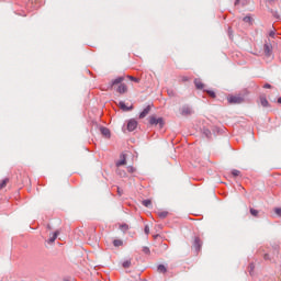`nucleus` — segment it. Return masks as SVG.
<instances>
[{
    "label": "nucleus",
    "instance_id": "obj_1",
    "mask_svg": "<svg viewBox=\"0 0 281 281\" xmlns=\"http://www.w3.org/2000/svg\"><path fill=\"white\" fill-rule=\"evenodd\" d=\"M122 82H124V77H117L114 80L110 81L108 85V91H113V89H115V86L119 85L115 89L116 93H126L128 91V87L126 86V83Z\"/></svg>",
    "mask_w": 281,
    "mask_h": 281
},
{
    "label": "nucleus",
    "instance_id": "obj_2",
    "mask_svg": "<svg viewBox=\"0 0 281 281\" xmlns=\"http://www.w3.org/2000/svg\"><path fill=\"white\" fill-rule=\"evenodd\" d=\"M150 126H159V128H164L166 125V122L164 121V117H158L155 115H151L148 117Z\"/></svg>",
    "mask_w": 281,
    "mask_h": 281
},
{
    "label": "nucleus",
    "instance_id": "obj_3",
    "mask_svg": "<svg viewBox=\"0 0 281 281\" xmlns=\"http://www.w3.org/2000/svg\"><path fill=\"white\" fill-rule=\"evenodd\" d=\"M263 53L268 58H271V56H273V45L269 42H266L263 45Z\"/></svg>",
    "mask_w": 281,
    "mask_h": 281
},
{
    "label": "nucleus",
    "instance_id": "obj_4",
    "mask_svg": "<svg viewBox=\"0 0 281 281\" xmlns=\"http://www.w3.org/2000/svg\"><path fill=\"white\" fill-rule=\"evenodd\" d=\"M227 100H228V104H241V102H244L245 99L238 95H231L227 98Z\"/></svg>",
    "mask_w": 281,
    "mask_h": 281
},
{
    "label": "nucleus",
    "instance_id": "obj_5",
    "mask_svg": "<svg viewBox=\"0 0 281 281\" xmlns=\"http://www.w3.org/2000/svg\"><path fill=\"white\" fill-rule=\"evenodd\" d=\"M203 247V241H201L200 237H194L193 240V248L195 249L196 252L201 251V248Z\"/></svg>",
    "mask_w": 281,
    "mask_h": 281
},
{
    "label": "nucleus",
    "instance_id": "obj_6",
    "mask_svg": "<svg viewBox=\"0 0 281 281\" xmlns=\"http://www.w3.org/2000/svg\"><path fill=\"white\" fill-rule=\"evenodd\" d=\"M135 128H137V121H135V119H131L128 122H127V131L130 133H133V131H135Z\"/></svg>",
    "mask_w": 281,
    "mask_h": 281
},
{
    "label": "nucleus",
    "instance_id": "obj_7",
    "mask_svg": "<svg viewBox=\"0 0 281 281\" xmlns=\"http://www.w3.org/2000/svg\"><path fill=\"white\" fill-rule=\"evenodd\" d=\"M116 168H120L121 166H126V155L121 154L120 155V160L115 162Z\"/></svg>",
    "mask_w": 281,
    "mask_h": 281
},
{
    "label": "nucleus",
    "instance_id": "obj_8",
    "mask_svg": "<svg viewBox=\"0 0 281 281\" xmlns=\"http://www.w3.org/2000/svg\"><path fill=\"white\" fill-rule=\"evenodd\" d=\"M100 133L103 135V137H106V139L111 138V130H109L105 126L100 127Z\"/></svg>",
    "mask_w": 281,
    "mask_h": 281
},
{
    "label": "nucleus",
    "instance_id": "obj_9",
    "mask_svg": "<svg viewBox=\"0 0 281 281\" xmlns=\"http://www.w3.org/2000/svg\"><path fill=\"white\" fill-rule=\"evenodd\" d=\"M201 133L204 137H206V139H212V131H210V128L204 126L201 128Z\"/></svg>",
    "mask_w": 281,
    "mask_h": 281
},
{
    "label": "nucleus",
    "instance_id": "obj_10",
    "mask_svg": "<svg viewBox=\"0 0 281 281\" xmlns=\"http://www.w3.org/2000/svg\"><path fill=\"white\" fill-rule=\"evenodd\" d=\"M251 3V0H235V5H241V8H246V5H249Z\"/></svg>",
    "mask_w": 281,
    "mask_h": 281
},
{
    "label": "nucleus",
    "instance_id": "obj_11",
    "mask_svg": "<svg viewBox=\"0 0 281 281\" xmlns=\"http://www.w3.org/2000/svg\"><path fill=\"white\" fill-rule=\"evenodd\" d=\"M148 113H150V105L144 108V110L139 113V120H144Z\"/></svg>",
    "mask_w": 281,
    "mask_h": 281
},
{
    "label": "nucleus",
    "instance_id": "obj_12",
    "mask_svg": "<svg viewBox=\"0 0 281 281\" xmlns=\"http://www.w3.org/2000/svg\"><path fill=\"white\" fill-rule=\"evenodd\" d=\"M119 106L122 111H133V105L127 106L124 101H120Z\"/></svg>",
    "mask_w": 281,
    "mask_h": 281
},
{
    "label": "nucleus",
    "instance_id": "obj_13",
    "mask_svg": "<svg viewBox=\"0 0 281 281\" xmlns=\"http://www.w3.org/2000/svg\"><path fill=\"white\" fill-rule=\"evenodd\" d=\"M192 113V110L188 105H183L181 110V115H190Z\"/></svg>",
    "mask_w": 281,
    "mask_h": 281
},
{
    "label": "nucleus",
    "instance_id": "obj_14",
    "mask_svg": "<svg viewBox=\"0 0 281 281\" xmlns=\"http://www.w3.org/2000/svg\"><path fill=\"white\" fill-rule=\"evenodd\" d=\"M194 86H195V88L199 89V90H203L204 87H205V85H204L203 82H201L200 79H194Z\"/></svg>",
    "mask_w": 281,
    "mask_h": 281
},
{
    "label": "nucleus",
    "instance_id": "obj_15",
    "mask_svg": "<svg viewBox=\"0 0 281 281\" xmlns=\"http://www.w3.org/2000/svg\"><path fill=\"white\" fill-rule=\"evenodd\" d=\"M270 12H271L272 16L274 19H277V21H281L280 13L277 10L271 9Z\"/></svg>",
    "mask_w": 281,
    "mask_h": 281
},
{
    "label": "nucleus",
    "instance_id": "obj_16",
    "mask_svg": "<svg viewBox=\"0 0 281 281\" xmlns=\"http://www.w3.org/2000/svg\"><path fill=\"white\" fill-rule=\"evenodd\" d=\"M58 234H59V232H58V231H55V232L53 233V236L49 237L48 243H55L56 239L58 238Z\"/></svg>",
    "mask_w": 281,
    "mask_h": 281
},
{
    "label": "nucleus",
    "instance_id": "obj_17",
    "mask_svg": "<svg viewBox=\"0 0 281 281\" xmlns=\"http://www.w3.org/2000/svg\"><path fill=\"white\" fill-rule=\"evenodd\" d=\"M157 271L159 272V273H166V271H168V268H166V266L165 265H158V267H157Z\"/></svg>",
    "mask_w": 281,
    "mask_h": 281
},
{
    "label": "nucleus",
    "instance_id": "obj_18",
    "mask_svg": "<svg viewBox=\"0 0 281 281\" xmlns=\"http://www.w3.org/2000/svg\"><path fill=\"white\" fill-rule=\"evenodd\" d=\"M260 102H261V106H265V108L269 106V101L267 100L266 97H261Z\"/></svg>",
    "mask_w": 281,
    "mask_h": 281
},
{
    "label": "nucleus",
    "instance_id": "obj_19",
    "mask_svg": "<svg viewBox=\"0 0 281 281\" xmlns=\"http://www.w3.org/2000/svg\"><path fill=\"white\" fill-rule=\"evenodd\" d=\"M203 91H204V93H207V95H210V98H216V92H214L213 90L204 89Z\"/></svg>",
    "mask_w": 281,
    "mask_h": 281
},
{
    "label": "nucleus",
    "instance_id": "obj_20",
    "mask_svg": "<svg viewBox=\"0 0 281 281\" xmlns=\"http://www.w3.org/2000/svg\"><path fill=\"white\" fill-rule=\"evenodd\" d=\"M143 205L145 207H153V202L150 200L146 199V200H143Z\"/></svg>",
    "mask_w": 281,
    "mask_h": 281
},
{
    "label": "nucleus",
    "instance_id": "obj_21",
    "mask_svg": "<svg viewBox=\"0 0 281 281\" xmlns=\"http://www.w3.org/2000/svg\"><path fill=\"white\" fill-rule=\"evenodd\" d=\"M123 269H128L131 267V259H126L122 262Z\"/></svg>",
    "mask_w": 281,
    "mask_h": 281
},
{
    "label": "nucleus",
    "instance_id": "obj_22",
    "mask_svg": "<svg viewBox=\"0 0 281 281\" xmlns=\"http://www.w3.org/2000/svg\"><path fill=\"white\" fill-rule=\"evenodd\" d=\"M113 245H114L115 247H122V245H124V241L121 240V239H114V240H113Z\"/></svg>",
    "mask_w": 281,
    "mask_h": 281
},
{
    "label": "nucleus",
    "instance_id": "obj_23",
    "mask_svg": "<svg viewBox=\"0 0 281 281\" xmlns=\"http://www.w3.org/2000/svg\"><path fill=\"white\" fill-rule=\"evenodd\" d=\"M8 181H10V179L5 178L0 182V190H3V187L8 186Z\"/></svg>",
    "mask_w": 281,
    "mask_h": 281
},
{
    "label": "nucleus",
    "instance_id": "obj_24",
    "mask_svg": "<svg viewBox=\"0 0 281 281\" xmlns=\"http://www.w3.org/2000/svg\"><path fill=\"white\" fill-rule=\"evenodd\" d=\"M244 23H251V21H254V19H251V15H246L243 18Z\"/></svg>",
    "mask_w": 281,
    "mask_h": 281
},
{
    "label": "nucleus",
    "instance_id": "obj_25",
    "mask_svg": "<svg viewBox=\"0 0 281 281\" xmlns=\"http://www.w3.org/2000/svg\"><path fill=\"white\" fill-rule=\"evenodd\" d=\"M159 218H166L168 216V211H161L158 213Z\"/></svg>",
    "mask_w": 281,
    "mask_h": 281
},
{
    "label": "nucleus",
    "instance_id": "obj_26",
    "mask_svg": "<svg viewBox=\"0 0 281 281\" xmlns=\"http://www.w3.org/2000/svg\"><path fill=\"white\" fill-rule=\"evenodd\" d=\"M232 175H233V177H240V170H238V169H233V170H232Z\"/></svg>",
    "mask_w": 281,
    "mask_h": 281
},
{
    "label": "nucleus",
    "instance_id": "obj_27",
    "mask_svg": "<svg viewBox=\"0 0 281 281\" xmlns=\"http://www.w3.org/2000/svg\"><path fill=\"white\" fill-rule=\"evenodd\" d=\"M143 252L146 254V256H150V248L147 246L143 247Z\"/></svg>",
    "mask_w": 281,
    "mask_h": 281
},
{
    "label": "nucleus",
    "instance_id": "obj_28",
    "mask_svg": "<svg viewBox=\"0 0 281 281\" xmlns=\"http://www.w3.org/2000/svg\"><path fill=\"white\" fill-rule=\"evenodd\" d=\"M249 273L250 276H254V270L256 269V266L254 265V262L249 263Z\"/></svg>",
    "mask_w": 281,
    "mask_h": 281
},
{
    "label": "nucleus",
    "instance_id": "obj_29",
    "mask_svg": "<svg viewBox=\"0 0 281 281\" xmlns=\"http://www.w3.org/2000/svg\"><path fill=\"white\" fill-rule=\"evenodd\" d=\"M127 78L132 81V82H139V78H136L134 76H127Z\"/></svg>",
    "mask_w": 281,
    "mask_h": 281
},
{
    "label": "nucleus",
    "instance_id": "obj_30",
    "mask_svg": "<svg viewBox=\"0 0 281 281\" xmlns=\"http://www.w3.org/2000/svg\"><path fill=\"white\" fill-rule=\"evenodd\" d=\"M251 216H258L259 212L256 209H250Z\"/></svg>",
    "mask_w": 281,
    "mask_h": 281
},
{
    "label": "nucleus",
    "instance_id": "obj_31",
    "mask_svg": "<svg viewBox=\"0 0 281 281\" xmlns=\"http://www.w3.org/2000/svg\"><path fill=\"white\" fill-rule=\"evenodd\" d=\"M274 213L277 214V216H279V218L281 217V207H276L274 209Z\"/></svg>",
    "mask_w": 281,
    "mask_h": 281
},
{
    "label": "nucleus",
    "instance_id": "obj_32",
    "mask_svg": "<svg viewBox=\"0 0 281 281\" xmlns=\"http://www.w3.org/2000/svg\"><path fill=\"white\" fill-rule=\"evenodd\" d=\"M127 172H130L131 175H133V172H135V167L128 166V167H127Z\"/></svg>",
    "mask_w": 281,
    "mask_h": 281
},
{
    "label": "nucleus",
    "instance_id": "obj_33",
    "mask_svg": "<svg viewBox=\"0 0 281 281\" xmlns=\"http://www.w3.org/2000/svg\"><path fill=\"white\" fill-rule=\"evenodd\" d=\"M121 229H123V232H127V229H128V224H122V225H121Z\"/></svg>",
    "mask_w": 281,
    "mask_h": 281
},
{
    "label": "nucleus",
    "instance_id": "obj_34",
    "mask_svg": "<svg viewBox=\"0 0 281 281\" xmlns=\"http://www.w3.org/2000/svg\"><path fill=\"white\" fill-rule=\"evenodd\" d=\"M144 232L146 235L150 234V227L148 225L145 226Z\"/></svg>",
    "mask_w": 281,
    "mask_h": 281
},
{
    "label": "nucleus",
    "instance_id": "obj_35",
    "mask_svg": "<svg viewBox=\"0 0 281 281\" xmlns=\"http://www.w3.org/2000/svg\"><path fill=\"white\" fill-rule=\"evenodd\" d=\"M269 36L270 38H276V31H270Z\"/></svg>",
    "mask_w": 281,
    "mask_h": 281
},
{
    "label": "nucleus",
    "instance_id": "obj_36",
    "mask_svg": "<svg viewBox=\"0 0 281 281\" xmlns=\"http://www.w3.org/2000/svg\"><path fill=\"white\" fill-rule=\"evenodd\" d=\"M263 89H271V85L270 83H265Z\"/></svg>",
    "mask_w": 281,
    "mask_h": 281
},
{
    "label": "nucleus",
    "instance_id": "obj_37",
    "mask_svg": "<svg viewBox=\"0 0 281 281\" xmlns=\"http://www.w3.org/2000/svg\"><path fill=\"white\" fill-rule=\"evenodd\" d=\"M263 259H265V260H270L269 254H265V255H263Z\"/></svg>",
    "mask_w": 281,
    "mask_h": 281
},
{
    "label": "nucleus",
    "instance_id": "obj_38",
    "mask_svg": "<svg viewBox=\"0 0 281 281\" xmlns=\"http://www.w3.org/2000/svg\"><path fill=\"white\" fill-rule=\"evenodd\" d=\"M183 82H188V77L182 78Z\"/></svg>",
    "mask_w": 281,
    "mask_h": 281
},
{
    "label": "nucleus",
    "instance_id": "obj_39",
    "mask_svg": "<svg viewBox=\"0 0 281 281\" xmlns=\"http://www.w3.org/2000/svg\"><path fill=\"white\" fill-rule=\"evenodd\" d=\"M277 102L278 104H281V97L278 98Z\"/></svg>",
    "mask_w": 281,
    "mask_h": 281
},
{
    "label": "nucleus",
    "instance_id": "obj_40",
    "mask_svg": "<svg viewBox=\"0 0 281 281\" xmlns=\"http://www.w3.org/2000/svg\"><path fill=\"white\" fill-rule=\"evenodd\" d=\"M228 33L232 34V27H228Z\"/></svg>",
    "mask_w": 281,
    "mask_h": 281
},
{
    "label": "nucleus",
    "instance_id": "obj_41",
    "mask_svg": "<svg viewBox=\"0 0 281 281\" xmlns=\"http://www.w3.org/2000/svg\"><path fill=\"white\" fill-rule=\"evenodd\" d=\"M169 95H172V91H171V92H169Z\"/></svg>",
    "mask_w": 281,
    "mask_h": 281
}]
</instances>
